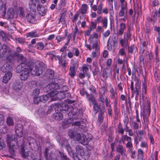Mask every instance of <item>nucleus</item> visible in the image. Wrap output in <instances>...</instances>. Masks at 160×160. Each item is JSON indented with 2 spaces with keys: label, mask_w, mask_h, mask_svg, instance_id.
<instances>
[{
  "label": "nucleus",
  "mask_w": 160,
  "mask_h": 160,
  "mask_svg": "<svg viewBox=\"0 0 160 160\" xmlns=\"http://www.w3.org/2000/svg\"><path fill=\"white\" fill-rule=\"evenodd\" d=\"M17 140V136L15 134H12L10 136L9 135H6V141L9 148L8 151L11 155H5V156L12 158V156L15 155V150L17 149L19 147Z\"/></svg>",
  "instance_id": "f03ea898"
},
{
  "label": "nucleus",
  "mask_w": 160,
  "mask_h": 160,
  "mask_svg": "<svg viewBox=\"0 0 160 160\" xmlns=\"http://www.w3.org/2000/svg\"><path fill=\"white\" fill-rule=\"evenodd\" d=\"M54 72V71L50 69H47L44 74L45 77H48L50 79L53 78Z\"/></svg>",
  "instance_id": "5701e85b"
},
{
  "label": "nucleus",
  "mask_w": 160,
  "mask_h": 160,
  "mask_svg": "<svg viewBox=\"0 0 160 160\" xmlns=\"http://www.w3.org/2000/svg\"><path fill=\"white\" fill-rule=\"evenodd\" d=\"M29 152L28 151L25 152L24 147L23 145H22L20 151V153L21 155L22 158H27L29 156Z\"/></svg>",
  "instance_id": "4be33fe9"
},
{
  "label": "nucleus",
  "mask_w": 160,
  "mask_h": 160,
  "mask_svg": "<svg viewBox=\"0 0 160 160\" xmlns=\"http://www.w3.org/2000/svg\"><path fill=\"white\" fill-rule=\"evenodd\" d=\"M76 139L79 143L83 145H87L91 140L90 138H87L83 134H80V133L77 134Z\"/></svg>",
  "instance_id": "39448f33"
},
{
  "label": "nucleus",
  "mask_w": 160,
  "mask_h": 160,
  "mask_svg": "<svg viewBox=\"0 0 160 160\" xmlns=\"http://www.w3.org/2000/svg\"><path fill=\"white\" fill-rule=\"evenodd\" d=\"M87 5L86 4H82L81 7V8L78 11L79 13L83 14L87 12Z\"/></svg>",
  "instance_id": "cd10ccee"
},
{
  "label": "nucleus",
  "mask_w": 160,
  "mask_h": 160,
  "mask_svg": "<svg viewBox=\"0 0 160 160\" xmlns=\"http://www.w3.org/2000/svg\"><path fill=\"white\" fill-rule=\"evenodd\" d=\"M26 65L22 64H20L18 65L16 68V71L17 72H22L23 70V68H25V66Z\"/></svg>",
  "instance_id": "4c0bfd02"
},
{
  "label": "nucleus",
  "mask_w": 160,
  "mask_h": 160,
  "mask_svg": "<svg viewBox=\"0 0 160 160\" xmlns=\"http://www.w3.org/2000/svg\"><path fill=\"white\" fill-rule=\"evenodd\" d=\"M62 12L60 14V18L59 19L58 23L59 24L61 22L62 24H66V19L65 17L66 15L67 10L66 9H64L63 10Z\"/></svg>",
  "instance_id": "f3484780"
},
{
  "label": "nucleus",
  "mask_w": 160,
  "mask_h": 160,
  "mask_svg": "<svg viewBox=\"0 0 160 160\" xmlns=\"http://www.w3.org/2000/svg\"><path fill=\"white\" fill-rule=\"evenodd\" d=\"M141 88L140 85L138 82H137L135 84V87L134 88L131 96V98H132L134 96V94L136 93V97L135 99L136 100H138V98L140 94Z\"/></svg>",
  "instance_id": "6e6552de"
},
{
  "label": "nucleus",
  "mask_w": 160,
  "mask_h": 160,
  "mask_svg": "<svg viewBox=\"0 0 160 160\" xmlns=\"http://www.w3.org/2000/svg\"><path fill=\"white\" fill-rule=\"evenodd\" d=\"M135 48L137 49L135 45H133L130 47H128V52L129 53L132 54L133 52V50Z\"/></svg>",
  "instance_id": "de8ad7c7"
},
{
  "label": "nucleus",
  "mask_w": 160,
  "mask_h": 160,
  "mask_svg": "<svg viewBox=\"0 0 160 160\" xmlns=\"http://www.w3.org/2000/svg\"><path fill=\"white\" fill-rule=\"evenodd\" d=\"M76 152L78 154L80 155L81 156L83 155L85 150L84 149L82 146L77 145L76 146L75 148Z\"/></svg>",
  "instance_id": "393cba45"
},
{
  "label": "nucleus",
  "mask_w": 160,
  "mask_h": 160,
  "mask_svg": "<svg viewBox=\"0 0 160 160\" xmlns=\"http://www.w3.org/2000/svg\"><path fill=\"white\" fill-rule=\"evenodd\" d=\"M48 96H50V95L47 94L45 95H43L40 97L41 101L43 102H45L48 99Z\"/></svg>",
  "instance_id": "58836bf2"
},
{
  "label": "nucleus",
  "mask_w": 160,
  "mask_h": 160,
  "mask_svg": "<svg viewBox=\"0 0 160 160\" xmlns=\"http://www.w3.org/2000/svg\"><path fill=\"white\" fill-rule=\"evenodd\" d=\"M8 18L9 19H12L14 18V11L12 8L9 9L7 13Z\"/></svg>",
  "instance_id": "bb28decb"
},
{
  "label": "nucleus",
  "mask_w": 160,
  "mask_h": 160,
  "mask_svg": "<svg viewBox=\"0 0 160 160\" xmlns=\"http://www.w3.org/2000/svg\"><path fill=\"white\" fill-rule=\"evenodd\" d=\"M36 15L35 14L29 13L26 16V18L27 21L29 22L34 23L35 22Z\"/></svg>",
  "instance_id": "dca6fc26"
},
{
  "label": "nucleus",
  "mask_w": 160,
  "mask_h": 160,
  "mask_svg": "<svg viewBox=\"0 0 160 160\" xmlns=\"http://www.w3.org/2000/svg\"><path fill=\"white\" fill-rule=\"evenodd\" d=\"M66 97V93L62 91H58L55 96H53L51 98L50 101H55L58 99L62 100Z\"/></svg>",
  "instance_id": "0eeeda50"
},
{
  "label": "nucleus",
  "mask_w": 160,
  "mask_h": 160,
  "mask_svg": "<svg viewBox=\"0 0 160 160\" xmlns=\"http://www.w3.org/2000/svg\"><path fill=\"white\" fill-rule=\"evenodd\" d=\"M34 103L36 104H38L39 103L41 102L40 97L38 96L33 97Z\"/></svg>",
  "instance_id": "8fccbe9b"
},
{
  "label": "nucleus",
  "mask_w": 160,
  "mask_h": 160,
  "mask_svg": "<svg viewBox=\"0 0 160 160\" xmlns=\"http://www.w3.org/2000/svg\"><path fill=\"white\" fill-rule=\"evenodd\" d=\"M53 106H50L48 107L46 106L44 107V109H45L47 111L45 112H44V113L46 114H50L53 111Z\"/></svg>",
  "instance_id": "72a5a7b5"
},
{
  "label": "nucleus",
  "mask_w": 160,
  "mask_h": 160,
  "mask_svg": "<svg viewBox=\"0 0 160 160\" xmlns=\"http://www.w3.org/2000/svg\"><path fill=\"white\" fill-rule=\"evenodd\" d=\"M60 86L58 83H52L44 87L43 91L44 92L48 93L50 95L51 98L53 96H55L57 93V90L59 89Z\"/></svg>",
  "instance_id": "7ed1b4c3"
},
{
  "label": "nucleus",
  "mask_w": 160,
  "mask_h": 160,
  "mask_svg": "<svg viewBox=\"0 0 160 160\" xmlns=\"http://www.w3.org/2000/svg\"><path fill=\"white\" fill-rule=\"evenodd\" d=\"M82 71L84 74H86L87 72L88 71V68L87 67H83L82 68Z\"/></svg>",
  "instance_id": "338daca9"
},
{
  "label": "nucleus",
  "mask_w": 160,
  "mask_h": 160,
  "mask_svg": "<svg viewBox=\"0 0 160 160\" xmlns=\"http://www.w3.org/2000/svg\"><path fill=\"white\" fill-rule=\"evenodd\" d=\"M103 20V18H102V17L101 16H100L97 19V23H100V22H102Z\"/></svg>",
  "instance_id": "69168bd1"
},
{
  "label": "nucleus",
  "mask_w": 160,
  "mask_h": 160,
  "mask_svg": "<svg viewBox=\"0 0 160 160\" xmlns=\"http://www.w3.org/2000/svg\"><path fill=\"white\" fill-rule=\"evenodd\" d=\"M106 99H107V98L106 96L104 95V94L101 95L100 99L102 102L104 103Z\"/></svg>",
  "instance_id": "6e6d98bb"
},
{
  "label": "nucleus",
  "mask_w": 160,
  "mask_h": 160,
  "mask_svg": "<svg viewBox=\"0 0 160 160\" xmlns=\"http://www.w3.org/2000/svg\"><path fill=\"white\" fill-rule=\"evenodd\" d=\"M93 112L96 114L99 112L98 121L100 123L102 122L104 118V114L106 111L105 106L103 103H100L99 105L95 104L93 107Z\"/></svg>",
  "instance_id": "20e7f679"
},
{
  "label": "nucleus",
  "mask_w": 160,
  "mask_h": 160,
  "mask_svg": "<svg viewBox=\"0 0 160 160\" xmlns=\"http://www.w3.org/2000/svg\"><path fill=\"white\" fill-rule=\"evenodd\" d=\"M144 57L142 54L139 57V62L140 64H144Z\"/></svg>",
  "instance_id": "680f3d73"
},
{
  "label": "nucleus",
  "mask_w": 160,
  "mask_h": 160,
  "mask_svg": "<svg viewBox=\"0 0 160 160\" xmlns=\"http://www.w3.org/2000/svg\"><path fill=\"white\" fill-rule=\"evenodd\" d=\"M8 50H10L8 49L7 46L4 44L3 45L0 50V58L4 57Z\"/></svg>",
  "instance_id": "a211bd4d"
},
{
  "label": "nucleus",
  "mask_w": 160,
  "mask_h": 160,
  "mask_svg": "<svg viewBox=\"0 0 160 160\" xmlns=\"http://www.w3.org/2000/svg\"><path fill=\"white\" fill-rule=\"evenodd\" d=\"M38 64V66H39V68H41V69H44L47 68L46 65L43 62H39Z\"/></svg>",
  "instance_id": "49530a36"
},
{
  "label": "nucleus",
  "mask_w": 160,
  "mask_h": 160,
  "mask_svg": "<svg viewBox=\"0 0 160 160\" xmlns=\"http://www.w3.org/2000/svg\"><path fill=\"white\" fill-rule=\"evenodd\" d=\"M60 144L61 145L62 148H65L68 152L71 151V148L70 147L68 141L66 139H63L59 141Z\"/></svg>",
  "instance_id": "9b49d317"
},
{
  "label": "nucleus",
  "mask_w": 160,
  "mask_h": 160,
  "mask_svg": "<svg viewBox=\"0 0 160 160\" xmlns=\"http://www.w3.org/2000/svg\"><path fill=\"white\" fill-rule=\"evenodd\" d=\"M37 48L40 50H42L44 48V45L42 42H40L37 44Z\"/></svg>",
  "instance_id": "864d4df0"
},
{
  "label": "nucleus",
  "mask_w": 160,
  "mask_h": 160,
  "mask_svg": "<svg viewBox=\"0 0 160 160\" xmlns=\"http://www.w3.org/2000/svg\"><path fill=\"white\" fill-rule=\"evenodd\" d=\"M31 70L32 74L34 75L39 76L42 74V70L39 69V66L37 65L31 69Z\"/></svg>",
  "instance_id": "4468645a"
},
{
  "label": "nucleus",
  "mask_w": 160,
  "mask_h": 160,
  "mask_svg": "<svg viewBox=\"0 0 160 160\" xmlns=\"http://www.w3.org/2000/svg\"><path fill=\"white\" fill-rule=\"evenodd\" d=\"M68 153L69 155L72 156L73 160H81L78 156L77 153H74L71 149V151L70 152H68Z\"/></svg>",
  "instance_id": "473e14b6"
},
{
  "label": "nucleus",
  "mask_w": 160,
  "mask_h": 160,
  "mask_svg": "<svg viewBox=\"0 0 160 160\" xmlns=\"http://www.w3.org/2000/svg\"><path fill=\"white\" fill-rule=\"evenodd\" d=\"M57 110L58 112L64 111L69 112L68 116L72 115L73 118L77 119L80 118L82 115V110L81 108H74L73 106L62 103L58 105Z\"/></svg>",
  "instance_id": "f257e3e1"
},
{
  "label": "nucleus",
  "mask_w": 160,
  "mask_h": 160,
  "mask_svg": "<svg viewBox=\"0 0 160 160\" xmlns=\"http://www.w3.org/2000/svg\"><path fill=\"white\" fill-rule=\"evenodd\" d=\"M157 17V11L156 10L153 11L152 13V18H153V22L156 21Z\"/></svg>",
  "instance_id": "37998d69"
},
{
  "label": "nucleus",
  "mask_w": 160,
  "mask_h": 160,
  "mask_svg": "<svg viewBox=\"0 0 160 160\" xmlns=\"http://www.w3.org/2000/svg\"><path fill=\"white\" fill-rule=\"evenodd\" d=\"M102 4H101L99 5L98 6V8L97 9H98L97 12L100 14H101L102 12Z\"/></svg>",
  "instance_id": "bf43d9fd"
},
{
  "label": "nucleus",
  "mask_w": 160,
  "mask_h": 160,
  "mask_svg": "<svg viewBox=\"0 0 160 160\" xmlns=\"http://www.w3.org/2000/svg\"><path fill=\"white\" fill-rule=\"evenodd\" d=\"M92 48H95L96 51L98 50L97 41H96L94 43L92 44Z\"/></svg>",
  "instance_id": "13d9d810"
},
{
  "label": "nucleus",
  "mask_w": 160,
  "mask_h": 160,
  "mask_svg": "<svg viewBox=\"0 0 160 160\" xmlns=\"http://www.w3.org/2000/svg\"><path fill=\"white\" fill-rule=\"evenodd\" d=\"M37 10L38 14L41 16H44L47 12V9L45 7L39 4H37Z\"/></svg>",
  "instance_id": "ddd939ff"
},
{
  "label": "nucleus",
  "mask_w": 160,
  "mask_h": 160,
  "mask_svg": "<svg viewBox=\"0 0 160 160\" xmlns=\"http://www.w3.org/2000/svg\"><path fill=\"white\" fill-rule=\"evenodd\" d=\"M68 136L69 137L72 138H73L74 137V132H73V131L72 130H70L68 131Z\"/></svg>",
  "instance_id": "052dcab7"
},
{
  "label": "nucleus",
  "mask_w": 160,
  "mask_h": 160,
  "mask_svg": "<svg viewBox=\"0 0 160 160\" xmlns=\"http://www.w3.org/2000/svg\"><path fill=\"white\" fill-rule=\"evenodd\" d=\"M38 36L39 35L37 33L36 31H35L30 32L27 33V37H30L32 38H34L38 37Z\"/></svg>",
  "instance_id": "e433bc0d"
},
{
  "label": "nucleus",
  "mask_w": 160,
  "mask_h": 160,
  "mask_svg": "<svg viewBox=\"0 0 160 160\" xmlns=\"http://www.w3.org/2000/svg\"><path fill=\"white\" fill-rule=\"evenodd\" d=\"M126 28L125 24L123 22L121 23L120 26V29L118 34V35H121L123 33L124 30Z\"/></svg>",
  "instance_id": "7c9ffc66"
},
{
  "label": "nucleus",
  "mask_w": 160,
  "mask_h": 160,
  "mask_svg": "<svg viewBox=\"0 0 160 160\" xmlns=\"http://www.w3.org/2000/svg\"><path fill=\"white\" fill-rule=\"evenodd\" d=\"M4 117L2 114H0V125L3 124L4 122Z\"/></svg>",
  "instance_id": "0e129e2a"
},
{
  "label": "nucleus",
  "mask_w": 160,
  "mask_h": 160,
  "mask_svg": "<svg viewBox=\"0 0 160 160\" xmlns=\"http://www.w3.org/2000/svg\"><path fill=\"white\" fill-rule=\"evenodd\" d=\"M5 147V144L4 141L0 138V150H2Z\"/></svg>",
  "instance_id": "3c124183"
},
{
  "label": "nucleus",
  "mask_w": 160,
  "mask_h": 160,
  "mask_svg": "<svg viewBox=\"0 0 160 160\" xmlns=\"http://www.w3.org/2000/svg\"><path fill=\"white\" fill-rule=\"evenodd\" d=\"M6 122L7 124L9 126H13L14 125L13 120L12 118L10 117H9L7 118Z\"/></svg>",
  "instance_id": "a19ab883"
},
{
  "label": "nucleus",
  "mask_w": 160,
  "mask_h": 160,
  "mask_svg": "<svg viewBox=\"0 0 160 160\" xmlns=\"http://www.w3.org/2000/svg\"><path fill=\"white\" fill-rule=\"evenodd\" d=\"M92 72L94 76L97 74L98 73H99V69L97 66H95L94 70Z\"/></svg>",
  "instance_id": "5fc2aeb1"
},
{
  "label": "nucleus",
  "mask_w": 160,
  "mask_h": 160,
  "mask_svg": "<svg viewBox=\"0 0 160 160\" xmlns=\"http://www.w3.org/2000/svg\"><path fill=\"white\" fill-rule=\"evenodd\" d=\"M113 38H112L111 42H112V45L114 47L115 44H116L118 42V36H113Z\"/></svg>",
  "instance_id": "a18cd8bd"
},
{
  "label": "nucleus",
  "mask_w": 160,
  "mask_h": 160,
  "mask_svg": "<svg viewBox=\"0 0 160 160\" xmlns=\"http://www.w3.org/2000/svg\"><path fill=\"white\" fill-rule=\"evenodd\" d=\"M117 152L120 153L121 155L123 156H126L127 154L125 153L126 150L124 149L123 146L120 144H119L116 148Z\"/></svg>",
  "instance_id": "6ab92c4d"
},
{
  "label": "nucleus",
  "mask_w": 160,
  "mask_h": 160,
  "mask_svg": "<svg viewBox=\"0 0 160 160\" xmlns=\"http://www.w3.org/2000/svg\"><path fill=\"white\" fill-rule=\"evenodd\" d=\"M59 89H60V91H62V92L65 93L67 92L68 90V88L67 86L66 85L60 86V88Z\"/></svg>",
  "instance_id": "79ce46f5"
},
{
  "label": "nucleus",
  "mask_w": 160,
  "mask_h": 160,
  "mask_svg": "<svg viewBox=\"0 0 160 160\" xmlns=\"http://www.w3.org/2000/svg\"><path fill=\"white\" fill-rule=\"evenodd\" d=\"M24 11L23 8L20 7L18 11V14L19 17L22 18L25 17Z\"/></svg>",
  "instance_id": "f704fd0d"
},
{
  "label": "nucleus",
  "mask_w": 160,
  "mask_h": 160,
  "mask_svg": "<svg viewBox=\"0 0 160 160\" xmlns=\"http://www.w3.org/2000/svg\"><path fill=\"white\" fill-rule=\"evenodd\" d=\"M118 133H121L123 134L124 132V130L123 129L122 126V123L120 122L118 127Z\"/></svg>",
  "instance_id": "ea45409f"
},
{
  "label": "nucleus",
  "mask_w": 160,
  "mask_h": 160,
  "mask_svg": "<svg viewBox=\"0 0 160 160\" xmlns=\"http://www.w3.org/2000/svg\"><path fill=\"white\" fill-rule=\"evenodd\" d=\"M15 128L16 133L18 136L19 138L22 137L23 134L22 125L20 123L17 124L15 126Z\"/></svg>",
  "instance_id": "9d476101"
},
{
  "label": "nucleus",
  "mask_w": 160,
  "mask_h": 160,
  "mask_svg": "<svg viewBox=\"0 0 160 160\" xmlns=\"http://www.w3.org/2000/svg\"><path fill=\"white\" fill-rule=\"evenodd\" d=\"M12 75V73L11 71L8 72L3 77V82L5 83H7L8 81L11 79Z\"/></svg>",
  "instance_id": "aec40b11"
},
{
  "label": "nucleus",
  "mask_w": 160,
  "mask_h": 160,
  "mask_svg": "<svg viewBox=\"0 0 160 160\" xmlns=\"http://www.w3.org/2000/svg\"><path fill=\"white\" fill-rule=\"evenodd\" d=\"M29 72L28 69L25 68L23 69L19 75V78L22 80H26L29 76Z\"/></svg>",
  "instance_id": "423d86ee"
},
{
  "label": "nucleus",
  "mask_w": 160,
  "mask_h": 160,
  "mask_svg": "<svg viewBox=\"0 0 160 160\" xmlns=\"http://www.w3.org/2000/svg\"><path fill=\"white\" fill-rule=\"evenodd\" d=\"M13 89L16 91L18 92L20 91L21 88V84L18 82H16L13 84Z\"/></svg>",
  "instance_id": "c85d7f7f"
},
{
  "label": "nucleus",
  "mask_w": 160,
  "mask_h": 160,
  "mask_svg": "<svg viewBox=\"0 0 160 160\" xmlns=\"http://www.w3.org/2000/svg\"><path fill=\"white\" fill-rule=\"evenodd\" d=\"M108 19L107 17H104L103 18V20L102 21V24L103 27H104L105 28H106L107 27V24H108Z\"/></svg>",
  "instance_id": "c03bdc74"
},
{
  "label": "nucleus",
  "mask_w": 160,
  "mask_h": 160,
  "mask_svg": "<svg viewBox=\"0 0 160 160\" xmlns=\"http://www.w3.org/2000/svg\"><path fill=\"white\" fill-rule=\"evenodd\" d=\"M124 139L126 140L128 142H131V138L130 137H128L127 135L124 136Z\"/></svg>",
  "instance_id": "e2e57ef3"
},
{
  "label": "nucleus",
  "mask_w": 160,
  "mask_h": 160,
  "mask_svg": "<svg viewBox=\"0 0 160 160\" xmlns=\"http://www.w3.org/2000/svg\"><path fill=\"white\" fill-rule=\"evenodd\" d=\"M79 14L80 13H79V12H77L75 14L74 16V17L73 18L72 20V22H75L77 20Z\"/></svg>",
  "instance_id": "4d7b16f0"
},
{
  "label": "nucleus",
  "mask_w": 160,
  "mask_h": 160,
  "mask_svg": "<svg viewBox=\"0 0 160 160\" xmlns=\"http://www.w3.org/2000/svg\"><path fill=\"white\" fill-rule=\"evenodd\" d=\"M40 93V89L38 88H37L33 89L31 95L32 96L37 97L38 96Z\"/></svg>",
  "instance_id": "c9c22d12"
},
{
  "label": "nucleus",
  "mask_w": 160,
  "mask_h": 160,
  "mask_svg": "<svg viewBox=\"0 0 160 160\" xmlns=\"http://www.w3.org/2000/svg\"><path fill=\"white\" fill-rule=\"evenodd\" d=\"M12 68V66L8 63L4 64L0 68L1 71L4 72L10 71Z\"/></svg>",
  "instance_id": "412c9836"
},
{
  "label": "nucleus",
  "mask_w": 160,
  "mask_h": 160,
  "mask_svg": "<svg viewBox=\"0 0 160 160\" xmlns=\"http://www.w3.org/2000/svg\"><path fill=\"white\" fill-rule=\"evenodd\" d=\"M52 117L54 119L58 121L60 120L63 118L62 114L60 112H57L53 113Z\"/></svg>",
  "instance_id": "b1692460"
},
{
  "label": "nucleus",
  "mask_w": 160,
  "mask_h": 160,
  "mask_svg": "<svg viewBox=\"0 0 160 160\" xmlns=\"http://www.w3.org/2000/svg\"><path fill=\"white\" fill-rule=\"evenodd\" d=\"M17 52H13L11 50H8V54L6 56V60L11 62L12 61L14 60V57H17Z\"/></svg>",
  "instance_id": "f8f14e48"
},
{
  "label": "nucleus",
  "mask_w": 160,
  "mask_h": 160,
  "mask_svg": "<svg viewBox=\"0 0 160 160\" xmlns=\"http://www.w3.org/2000/svg\"><path fill=\"white\" fill-rule=\"evenodd\" d=\"M70 72L69 73V75L72 78H73L76 75V72L75 70V67L74 65L72 66H71L69 69Z\"/></svg>",
  "instance_id": "2f4dec72"
},
{
  "label": "nucleus",
  "mask_w": 160,
  "mask_h": 160,
  "mask_svg": "<svg viewBox=\"0 0 160 160\" xmlns=\"http://www.w3.org/2000/svg\"><path fill=\"white\" fill-rule=\"evenodd\" d=\"M74 119L72 121V126H79L81 125V122L80 121H74Z\"/></svg>",
  "instance_id": "603ef678"
},
{
  "label": "nucleus",
  "mask_w": 160,
  "mask_h": 160,
  "mask_svg": "<svg viewBox=\"0 0 160 160\" xmlns=\"http://www.w3.org/2000/svg\"><path fill=\"white\" fill-rule=\"evenodd\" d=\"M69 116L71 117L69 119H68V120H66V121H65V123H66V124H69L70 123L72 124V121L73 120V119L77 120V119H78L79 118H77V119H75V118H73V117H72V115L71 116Z\"/></svg>",
  "instance_id": "09e8293b"
},
{
  "label": "nucleus",
  "mask_w": 160,
  "mask_h": 160,
  "mask_svg": "<svg viewBox=\"0 0 160 160\" xmlns=\"http://www.w3.org/2000/svg\"><path fill=\"white\" fill-rule=\"evenodd\" d=\"M16 41L19 43H24L25 42V40L21 38H18L16 39Z\"/></svg>",
  "instance_id": "774afa93"
},
{
  "label": "nucleus",
  "mask_w": 160,
  "mask_h": 160,
  "mask_svg": "<svg viewBox=\"0 0 160 160\" xmlns=\"http://www.w3.org/2000/svg\"><path fill=\"white\" fill-rule=\"evenodd\" d=\"M87 96L88 100L89 101H91L92 102V104L93 105V107L95 104L99 105L97 102L96 101L94 97V96L92 94H89L87 93Z\"/></svg>",
  "instance_id": "a878e982"
},
{
  "label": "nucleus",
  "mask_w": 160,
  "mask_h": 160,
  "mask_svg": "<svg viewBox=\"0 0 160 160\" xmlns=\"http://www.w3.org/2000/svg\"><path fill=\"white\" fill-rule=\"evenodd\" d=\"M83 155L81 156L82 158L85 159L87 160L89 159L90 156L91 152L90 151L88 150H86L84 151Z\"/></svg>",
  "instance_id": "c756f323"
},
{
  "label": "nucleus",
  "mask_w": 160,
  "mask_h": 160,
  "mask_svg": "<svg viewBox=\"0 0 160 160\" xmlns=\"http://www.w3.org/2000/svg\"><path fill=\"white\" fill-rule=\"evenodd\" d=\"M37 4L38 3L36 0H30L28 3L29 8L31 11L36 12L37 9Z\"/></svg>",
  "instance_id": "1a4fd4ad"
},
{
  "label": "nucleus",
  "mask_w": 160,
  "mask_h": 160,
  "mask_svg": "<svg viewBox=\"0 0 160 160\" xmlns=\"http://www.w3.org/2000/svg\"><path fill=\"white\" fill-rule=\"evenodd\" d=\"M17 57H18L17 60L18 62L20 63L26 65L27 64V62L26 58L24 57L23 55L17 53Z\"/></svg>",
  "instance_id": "2eb2a0df"
}]
</instances>
